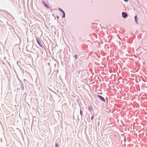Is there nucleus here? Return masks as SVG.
<instances>
[{
    "instance_id": "f257e3e1",
    "label": "nucleus",
    "mask_w": 147,
    "mask_h": 147,
    "mask_svg": "<svg viewBox=\"0 0 147 147\" xmlns=\"http://www.w3.org/2000/svg\"><path fill=\"white\" fill-rule=\"evenodd\" d=\"M36 41L39 44V45L41 47H42V44L41 43V41L38 38H37L36 39Z\"/></svg>"
},
{
    "instance_id": "f03ea898",
    "label": "nucleus",
    "mask_w": 147,
    "mask_h": 147,
    "mask_svg": "<svg viewBox=\"0 0 147 147\" xmlns=\"http://www.w3.org/2000/svg\"><path fill=\"white\" fill-rule=\"evenodd\" d=\"M42 2L44 5L47 8H49V6L44 1H42Z\"/></svg>"
},
{
    "instance_id": "7ed1b4c3",
    "label": "nucleus",
    "mask_w": 147,
    "mask_h": 147,
    "mask_svg": "<svg viewBox=\"0 0 147 147\" xmlns=\"http://www.w3.org/2000/svg\"><path fill=\"white\" fill-rule=\"evenodd\" d=\"M97 96L102 101H103L104 102H105V99L102 96L99 95H98Z\"/></svg>"
},
{
    "instance_id": "20e7f679",
    "label": "nucleus",
    "mask_w": 147,
    "mask_h": 147,
    "mask_svg": "<svg viewBox=\"0 0 147 147\" xmlns=\"http://www.w3.org/2000/svg\"><path fill=\"white\" fill-rule=\"evenodd\" d=\"M122 16L123 18H125L127 16V14L125 12H123L122 13Z\"/></svg>"
},
{
    "instance_id": "39448f33",
    "label": "nucleus",
    "mask_w": 147,
    "mask_h": 147,
    "mask_svg": "<svg viewBox=\"0 0 147 147\" xmlns=\"http://www.w3.org/2000/svg\"><path fill=\"white\" fill-rule=\"evenodd\" d=\"M89 111H91L92 110V107L91 106H90L88 107Z\"/></svg>"
},
{
    "instance_id": "423d86ee",
    "label": "nucleus",
    "mask_w": 147,
    "mask_h": 147,
    "mask_svg": "<svg viewBox=\"0 0 147 147\" xmlns=\"http://www.w3.org/2000/svg\"><path fill=\"white\" fill-rule=\"evenodd\" d=\"M134 19L137 23H138V18L137 16H136L134 17Z\"/></svg>"
},
{
    "instance_id": "0eeeda50",
    "label": "nucleus",
    "mask_w": 147,
    "mask_h": 147,
    "mask_svg": "<svg viewBox=\"0 0 147 147\" xmlns=\"http://www.w3.org/2000/svg\"><path fill=\"white\" fill-rule=\"evenodd\" d=\"M62 13H63V15H62V17L63 18H64L65 17V13L64 11H63V12Z\"/></svg>"
},
{
    "instance_id": "6e6552de",
    "label": "nucleus",
    "mask_w": 147,
    "mask_h": 147,
    "mask_svg": "<svg viewBox=\"0 0 147 147\" xmlns=\"http://www.w3.org/2000/svg\"><path fill=\"white\" fill-rule=\"evenodd\" d=\"M80 114H81V116H82V112L81 110H80Z\"/></svg>"
},
{
    "instance_id": "1a4fd4ad",
    "label": "nucleus",
    "mask_w": 147,
    "mask_h": 147,
    "mask_svg": "<svg viewBox=\"0 0 147 147\" xmlns=\"http://www.w3.org/2000/svg\"><path fill=\"white\" fill-rule=\"evenodd\" d=\"M59 9L62 12H63L64 11L61 9L59 8Z\"/></svg>"
},
{
    "instance_id": "9d476101",
    "label": "nucleus",
    "mask_w": 147,
    "mask_h": 147,
    "mask_svg": "<svg viewBox=\"0 0 147 147\" xmlns=\"http://www.w3.org/2000/svg\"><path fill=\"white\" fill-rule=\"evenodd\" d=\"M55 147H59L58 144H56L55 145Z\"/></svg>"
},
{
    "instance_id": "9b49d317",
    "label": "nucleus",
    "mask_w": 147,
    "mask_h": 147,
    "mask_svg": "<svg viewBox=\"0 0 147 147\" xmlns=\"http://www.w3.org/2000/svg\"><path fill=\"white\" fill-rule=\"evenodd\" d=\"M93 116H92V117H91V119L92 120L93 118Z\"/></svg>"
},
{
    "instance_id": "f8f14e48",
    "label": "nucleus",
    "mask_w": 147,
    "mask_h": 147,
    "mask_svg": "<svg viewBox=\"0 0 147 147\" xmlns=\"http://www.w3.org/2000/svg\"><path fill=\"white\" fill-rule=\"evenodd\" d=\"M124 1H125L126 2H127L128 1V0H124Z\"/></svg>"
},
{
    "instance_id": "ddd939ff",
    "label": "nucleus",
    "mask_w": 147,
    "mask_h": 147,
    "mask_svg": "<svg viewBox=\"0 0 147 147\" xmlns=\"http://www.w3.org/2000/svg\"><path fill=\"white\" fill-rule=\"evenodd\" d=\"M77 55H75V57H76V58H77Z\"/></svg>"
}]
</instances>
